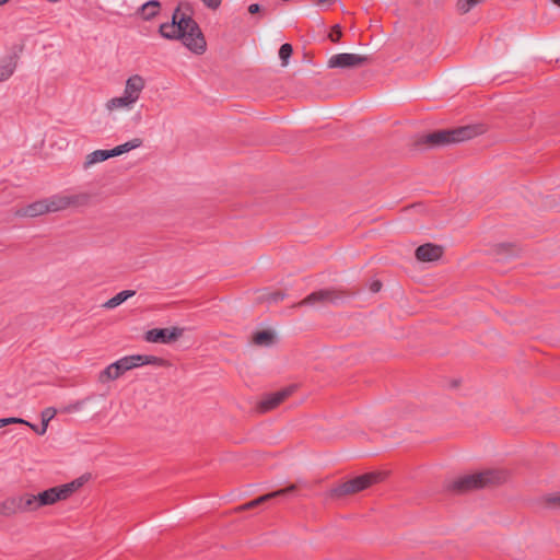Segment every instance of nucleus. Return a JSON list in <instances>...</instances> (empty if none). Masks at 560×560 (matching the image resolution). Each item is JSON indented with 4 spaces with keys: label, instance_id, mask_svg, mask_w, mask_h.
Returning a JSON list of instances; mask_svg holds the SVG:
<instances>
[{
    "label": "nucleus",
    "instance_id": "obj_22",
    "mask_svg": "<svg viewBox=\"0 0 560 560\" xmlns=\"http://www.w3.org/2000/svg\"><path fill=\"white\" fill-rule=\"evenodd\" d=\"M180 30V25L174 27L173 24L166 22L160 25L159 33L165 39L177 40L183 35V33L179 32Z\"/></svg>",
    "mask_w": 560,
    "mask_h": 560
},
{
    "label": "nucleus",
    "instance_id": "obj_19",
    "mask_svg": "<svg viewBox=\"0 0 560 560\" xmlns=\"http://www.w3.org/2000/svg\"><path fill=\"white\" fill-rule=\"evenodd\" d=\"M160 9L161 2L159 0H149L141 5L140 14L143 20L150 21L159 14Z\"/></svg>",
    "mask_w": 560,
    "mask_h": 560
},
{
    "label": "nucleus",
    "instance_id": "obj_20",
    "mask_svg": "<svg viewBox=\"0 0 560 560\" xmlns=\"http://www.w3.org/2000/svg\"><path fill=\"white\" fill-rule=\"evenodd\" d=\"M109 158H114L110 150H96L90 154L86 155L85 162H84V168L90 167L91 165L104 162L108 160Z\"/></svg>",
    "mask_w": 560,
    "mask_h": 560
},
{
    "label": "nucleus",
    "instance_id": "obj_23",
    "mask_svg": "<svg viewBox=\"0 0 560 560\" xmlns=\"http://www.w3.org/2000/svg\"><path fill=\"white\" fill-rule=\"evenodd\" d=\"M142 145V139L133 138L112 149L113 156H118Z\"/></svg>",
    "mask_w": 560,
    "mask_h": 560
},
{
    "label": "nucleus",
    "instance_id": "obj_5",
    "mask_svg": "<svg viewBox=\"0 0 560 560\" xmlns=\"http://www.w3.org/2000/svg\"><path fill=\"white\" fill-rule=\"evenodd\" d=\"M355 292L346 291L340 289H322L308 294L303 299L299 305H315V304H341L346 299L353 296Z\"/></svg>",
    "mask_w": 560,
    "mask_h": 560
},
{
    "label": "nucleus",
    "instance_id": "obj_27",
    "mask_svg": "<svg viewBox=\"0 0 560 560\" xmlns=\"http://www.w3.org/2000/svg\"><path fill=\"white\" fill-rule=\"evenodd\" d=\"M82 485L83 481L81 479H75L69 483L59 486L63 500L68 499L74 491L82 487Z\"/></svg>",
    "mask_w": 560,
    "mask_h": 560
},
{
    "label": "nucleus",
    "instance_id": "obj_34",
    "mask_svg": "<svg viewBox=\"0 0 560 560\" xmlns=\"http://www.w3.org/2000/svg\"><path fill=\"white\" fill-rule=\"evenodd\" d=\"M341 28L340 26L337 24L335 25L332 28H331V32L329 33V39L332 42V43H338L341 38Z\"/></svg>",
    "mask_w": 560,
    "mask_h": 560
},
{
    "label": "nucleus",
    "instance_id": "obj_17",
    "mask_svg": "<svg viewBox=\"0 0 560 560\" xmlns=\"http://www.w3.org/2000/svg\"><path fill=\"white\" fill-rule=\"evenodd\" d=\"M133 357H135V362L137 363V368L141 366V365H147V364H151V365H155V366H163V368H168L172 365L168 360L160 358V357L147 355V354H136Z\"/></svg>",
    "mask_w": 560,
    "mask_h": 560
},
{
    "label": "nucleus",
    "instance_id": "obj_39",
    "mask_svg": "<svg viewBox=\"0 0 560 560\" xmlns=\"http://www.w3.org/2000/svg\"><path fill=\"white\" fill-rule=\"evenodd\" d=\"M382 289V282L378 281V280H375L371 283L370 285V290L373 292V293H376L378 292L380 290Z\"/></svg>",
    "mask_w": 560,
    "mask_h": 560
},
{
    "label": "nucleus",
    "instance_id": "obj_10",
    "mask_svg": "<svg viewBox=\"0 0 560 560\" xmlns=\"http://www.w3.org/2000/svg\"><path fill=\"white\" fill-rule=\"evenodd\" d=\"M444 253L443 246L425 243L417 247L415 256L419 261L433 262L439 260Z\"/></svg>",
    "mask_w": 560,
    "mask_h": 560
},
{
    "label": "nucleus",
    "instance_id": "obj_3",
    "mask_svg": "<svg viewBox=\"0 0 560 560\" xmlns=\"http://www.w3.org/2000/svg\"><path fill=\"white\" fill-rule=\"evenodd\" d=\"M387 474L384 471H371L352 479H349L334 488L328 492L331 499H341L347 495L359 493L373 485L380 483L385 480Z\"/></svg>",
    "mask_w": 560,
    "mask_h": 560
},
{
    "label": "nucleus",
    "instance_id": "obj_42",
    "mask_svg": "<svg viewBox=\"0 0 560 560\" xmlns=\"http://www.w3.org/2000/svg\"><path fill=\"white\" fill-rule=\"evenodd\" d=\"M552 3H555L556 5L560 7V0H550Z\"/></svg>",
    "mask_w": 560,
    "mask_h": 560
},
{
    "label": "nucleus",
    "instance_id": "obj_14",
    "mask_svg": "<svg viewBox=\"0 0 560 560\" xmlns=\"http://www.w3.org/2000/svg\"><path fill=\"white\" fill-rule=\"evenodd\" d=\"M48 213L45 199L34 201L28 206L19 209L15 214L18 217H30L35 218Z\"/></svg>",
    "mask_w": 560,
    "mask_h": 560
},
{
    "label": "nucleus",
    "instance_id": "obj_43",
    "mask_svg": "<svg viewBox=\"0 0 560 560\" xmlns=\"http://www.w3.org/2000/svg\"><path fill=\"white\" fill-rule=\"evenodd\" d=\"M9 0H0V5H3L8 2Z\"/></svg>",
    "mask_w": 560,
    "mask_h": 560
},
{
    "label": "nucleus",
    "instance_id": "obj_9",
    "mask_svg": "<svg viewBox=\"0 0 560 560\" xmlns=\"http://www.w3.org/2000/svg\"><path fill=\"white\" fill-rule=\"evenodd\" d=\"M183 335V329L173 328H153L145 332L144 339L154 343H172Z\"/></svg>",
    "mask_w": 560,
    "mask_h": 560
},
{
    "label": "nucleus",
    "instance_id": "obj_1",
    "mask_svg": "<svg viewBox=\"0 0 560 560\" xmlns=\"http://www.w3.org/2000/svg\"><path fill=\"white\" fill-rule=\"evenodd\" d=\"M483 130L480 126H462L453 129H441L425 135L413 137L410 147L415 151L441 148L472 139Z\"/></svg>",
    "mask_w": 560,
    "mask_h": 560
},
{
    "label": "nucleus",
    "instance_id": "obj_11",
    "mask_svg": "<svg viewBox=\"0 0 560 560\" xmlns=\"http://www.w3.org/2000/svg\"><path fill=\"white\" fill-rule=\"evenodd\" d=\"M296 490V486L295 485H291L284 489H280V490H277V491H273V492H270V493H267V494H264V495H260L258 497L257 499L255 500H252L241 506H238L236 510L237 511H245V510H249V509H254L271 499H275V498H279V497H284L289 493H293L294 491Z\"/></svg>",
    "mask_w": 560,
    "mask_h": 560
},
{
    "label": "nucleus",
    "instance_id": "obj_24",
    "mask_svg": "<svg viewBox=\"0 0 560 560\" xmlns=\"http://www.w3.org/2000/svg\"><path fill=\"white\" fill-rule=\"evenodd\" d=\"M136 294V291L133 290H124L117 293L115 296L109 299L107 302H105L104 307L106 308H114L125 301H127L129 298H132Z\"/></svg>",
    "mask_w": 560,
    "mask_h": 560
},
{
    "label": "nucleus",
    "instance_id": "obj_29",
    "mask_svg": "<svg viewBox=\"0 0 560 560\" xmlns=\"http://www.w3.org/2000/svg\"><path fill=\"white\" fill-rule=\"evenodd\" d=\"M546 508L551 510H560V492L547 494L542 498Z\"/></svg>",
    "mask_w": 560,
    "mask_h": 560
},
{
    "label": "nucleus",
    "instance_id": "obj_40",
    "mask_svg": "<svg viewBox=\"0 0 560 560\" xmlns=\"http://www.w3.org/2000/svg\"><path fill=\"white\" fill-rule=\"evenodd\" d=\"M510 246H511V245H509V244H500V245L498 246V253H501V252H503V250H506Z\"/></svg>",
    "mask_w": 560,
    "mask_h": 560
},
{
    "label": "nucleus",
    "instance_id": "obj_28",
    "mask_svg": "<svg viewBox=\"0 0 560 560\" xmlns=\"http://www.w3.org/2000/svg\"><path fill=\"white\" fill-rule=\"evenodd\" d=\"M15 67L16 62L13 58H10L7 63L0 65V82L8 80L13 74Z\"/></svg>",
    "mask_w": 560,
    "mask_h": 560
},
{
    "label": "nucleus",
    "instance_id": "obj_35",
    "mask_svg": "<svg viewBox=\"0 0 560 560\" xmlns=\"http://www.w3.org/2000/svg\"><path fill=\"white\" fill-rule=\"evenodd\" d=\"M205 7L210 10H217L220 8L222 0H200Z\"/></svg>",
    "mask_w": 560,
    "mask_h": 560
},
{
    "label": "nucleus",
    "instance_id": "obj_12",
    "mask_svg": "<svg viewBox=\"0 0 560 560\" xmlns=\"http://www.w3.org/2000/svg\"><path fill=\"white\" fill-rule=\"evenodd\" d=\"M78 197L74 196H62V195H54L48 198H45L48 213L57 212L67 209L71 205L77 203Z\"/></svg>",
    "mask_w": 560,
    "mask_h": 560
},
{
    "label": "nucleus",
    "instance_id": "obj_32",
    "mask_svg": "<svg viewBox=\"0 0 560 560\" xmlns=\"http://www.w3.org/2000/svg\"><path fill=\"white\" fill-rule=\"evenodd\" d=\"M180 7L182 4H179L173 12L172 14V21L168 22L170 24H173L174 27H178V25L182 26L183 21L182 20H186V19H191L192 16L189 15V14H186V13H182L180 12Z\"/></svg>",
    "mask_w": 560,
    "mask_h": 560
},
{
    "label": "nucleus",
    "instance_id": "obj_41",
    "mask_svg": "<svg viewBox=\"0 0 560 560\" xmlns=\"http://www.w3.org/2000/svg\"><path fill=\"white\" fill-rule=\"evenodd\" d=\"M25 425H28L32 430H34L36 433L37 431H40V428H38L37 425L35 424H32L30 423L28 421H26V423H24Z\"/></svg>",
    "mask_w": 560,
    "mask_h": 560
},
{
    "label": "nucleus",
    "instance_id": "obj_30",
    "mask_svg": "<svg viewBox=\"0 0 560 560\" xmlns=\"http://www.w3.org/2000/svg\"><path fill=\"white\" fill-rule=\"evenodd\" d=\"M483 0H457L456 9L460 14L468 13L474 7L481 3Z\"/></svg>",
    "mask_w": 560,
    "mask_h": 560
},
{
    "label": "nucleus",
    "instance_id": "obj_21",
    "mask_svg": "<svg viewBox=\"0 0 560 560\" xmlns=\"http://www.w3.org/2000/svg\"><path fill=\"white\" fill-rule=\"evenodd\" d=\"M19 512V505L16 497L7 498L4 501L0 502V515L10 517Z\"/></svg>",
    "mask_w": 560,
    "mask_h": 560
},
{
    "label": "nucleus",
    "instance_id": "obj_18",
    "mask_svg": "<svg viewBox=\"0 0 560 560\" xmlns=\"http://www.w3.org/2000/svg\"><path fill=\"white\" fill-rule=\"evenodd\" d=\"M276 335L272 330H259L253 335L252 341L258 347H270L275 343Z\"/></svg>",
    "mask_w": 560,
    "mask_h": 560
},
{
    "label": "nucleus",
    "instance_id": "obj_36",
    "mask_svg": "<svg viewBox=\"0 0 560 560\" xmlns=\"http://www.w3.org/2000/svg\"><path fill=\"white\" fill-rule=\"evenodd\" d=\"M283 299H284V293L280 292V291L273 292L268 296V301H270V302H279V301H282Z\"/></svg>",
    "mask_w": 560,
    "mask_h": 560
},
{
    "label": "nucleus",
    "instance_id": "obj_15",
    "mask_svg": "<svg viewBox=\"0 0 560 560\" xmlns=\"http://www.w3.org/2000/svg\"><path fill=\"white\" fill-rule=\"evenodd\" d=\"M39 508L51 505L58 501L63 500L62 494L60 492L59 486L49 488L43 492L36 494Z\"/></svg>",
    "mask_w": 560,
    "mask_h": 560
},
{
    "label": "nucleus",
    "instance_id": "obj_7",
    "mask_svg": "<svg viewBox=\"0 0 560 560\" xmlns=\"http://www.w3.org/2000/svg\"><path fill=\"white\" fill-rule=\"evenodd\" d=\"M137 368V363L135 362L133 355H128L119 359L118 361L109 364L98 375V381L101 383H106L108 381H115L120 377L125 372Z\"/></svg>",
    "mask_w": 560,
    "mask_h": 560
},
{
    "label": "nucleus",
    "instance_id": "obj_31",
    "mask_svg": "<svg viewBox=\"0 0 560 560\" xmlns=\"http://www.w3.org/2000/svg\"><path fill=\"white\" fill-rule=\"evenodd\" d=\"M293 54V47L291 44H282L279 49V58L281 60V65L285 67L289 63V59Z\"/></svg>",
    "mask_w": 560,
    "mask_h": 560
},
{
    "label": "nucleus",
    "instance_id": "obj_16",
    "mask_svg": "<svg viewBox=\"0 0 560 560\" xmlns=\"http://www.w3.org/2000/svg\"><path fill=\"white\" fill-rule=\"evenodd\" d=\"M16 500L20 513L33 512L39 509L36 494L24 493L16 495Z\"/></svg>",
    "mask_w": 560,
    "mask_h": 560
},
{
    "label": "nucleus",
    "instance_id": "obj_13",
    "mask_svg": "<svg viewBox=\"0 0 560 560\" xmlns=\"http://www.w3.org/2000/svg\"><path fill=\"white\" fill-rule=\"evenodd\" d=\"M144 89V80L141 75L135 74L126 81L124 93L132 97L133 102L139 100L140 93Z\"/></svg>",
    "mask_w": 560,
    "mask_h": 560
},
{
    "label": "nucleus",
    "instance_id": "obj_6",
    "mask_svg": "<svg viewBox=\"0 0 560 560\" xmlns=\"http://www.w3.org/2000/svg\"><path fill=\"white\" fill-rule=\"evenodd\" d=\"M371 61L372 58L366 55L341 52L331 56L327 61V67L330 69H352L369 65Z\"/></svg>",
    "mask_w": 560,
    "mask_h": 560
},
{
    "label": "nucleus",
    "instance_id": "obj_33",
    "mask_svg": "<svg viewBox=\"0 0 560 560\" xmlns=\"http://www.w3.org/2000/svg\"><path fill=\"white\" fill-rule=\"evenodd\" d=\"M15 423H26V420H24L22 418H16V417L2 418V419H0V429L5 425L15 424Z\"/></svg>",
    "mask_w": 560,
    "mask_h": 560
},
{
    "label": "nucleus",
    "instance_id": "obj_8",
    "mask_svg": "<svg viewBox=\"0 0 560 560\" xmlns=\"http://www.w3.org/2000/svg\"><path fill=\"white\" fill-rule=\"evenodd\" d=\"M295 388V385H290L276 393L265 395L257 405L258 412L266 413L270 410H273L288 397H290L294 393Z\"/></svg>",
    "mask_w": 560,
    "mask_h": 560
},
{
    "label": "nucleus",
    "instance_id": "obj_38",
    "mask_svg": "<svg viewBox=\"0 0 560 560\" xmlns=\"http://www.w3.org/2000/svg\"><path fill=\"white\" fill-rule=\"evenodd\" d=\"M261 10H262V8L258 3H252L248 5V12L250 14H257V13L261 12Z\"/></svg>",
    "mask_w": 560,
    "mask_h": 560
},
{
    "label": "nucleus",
    "instance_id": "obj_26",
    "mask_svg": "<svg viewBox=\"0 0 560 560\" xmlns=\"http://www.w3.org/2000/svg\"><path fill=\"white\" fill-rule=\"evenodd\" d=\"M56 413H57V410L54 407L45 408L42 411V413H40L42 427H40V431H37V434L43 435L46 433L48 423L56 416Z\"/></svg>",
    "mask_w": 560,
    "mask_h": 560
},
{
    "label": "nucleus",
    "instance_id": "obj_25",
    "mask_svg": "<svg viewBox=\"0 0 560 560\" xmlns=\"http://www.w3.org/2000/svg\"><path fill=\"white\" fill-rule=\"evenodd\" d=\"M133 103L135 102H133L132 97H129L128 95H126L124 93L122 96L110 98L107 102L106 106L109 110H112V109L119 108V107H130Z\"/></svg>",
    "mask_w": 560,
    "mask_h": 560
},
{
    "label": "nucleus",
    "instance_id": "obj_4",
    "mask_svg": "<svg viewBox=\"0 0 560 560\" xmlns=\"http://www.w3.org/2000/svg\"><path fill=\"white\" fill-rule=\"evenodd\" d=\"M184 24L180 26L183 35L178 40L196 55H202L207 50V42L199 24L191 18L182 20Z\"/></svg>",
    "mask_w": 560,
    "mask_h": 560
},
{
    "label": "nucleus",
    "instance_id": "obj_37",
    "mask_svg": "<svg viewBox=\"0 0 560 560\" xmlns=\"http://www.w3.org/2000/svg\"><path fill=\"white\" fill-rule=\"evenodd\" d=\"M337 0H314L315 4L320 8H328L332 5Z\"/></svg>",
    "mask_w": 560,
    "mask_h": 560
},
{
    "label": "nucleus",
    "instance_id": "obj_2",
    "mask_svg": "<svg viewBox=\"0 0 560 560\" xmlns=\"http://www.w3.org/2000/svg\"><path fill=\"white\" fill-rule=\"evenodd\" d=\"M508 472L501 469H489L471 475H465L452 481L447 489L452 492L463 494L474 490L494 487L508 480Z\"/></svg>",
    "mask_w": 560,
    "mask_h": 560
}]
</instances>
